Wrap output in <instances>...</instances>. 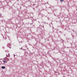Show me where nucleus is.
<instances>
[{
  "mask_svg": "<svg viewBox=\"0 0 77 77\" xmlns=\"http://www.w3.org/2000/svg\"><path fill=\"white\" fill-rule=\"evenodd\" d=\"M14 56H15V55H14Z\"/></svg>",
  "mask_w": 77,
  "mask_h": 77,
  "instance_id": "obj_10",
  "label": "nucleus"
},
{
  "mask_svg": "<svg viewBox=\"0 0 77 77\" xmlns=\"http://www.w3.org/2000/svg\"><path fill=\"white\" fill-rule=\"evenodd\" d=\"M60 1H63V0H60Z\"/></svg>",
  "mask_w": 77,
  "mask_h": 77,
  "instance_id": "obj_6",
  "label": "nucleus"
},
{
  "mask_svg": "<svg viewBox=\"0 0 77 77\" xmlns=\"http://www.w3.org/2000/svg\"><path fill=\"white\" fill-rule=\"evenodd\" d=\"M11 45L10 44L8 43L7 44V46L8 47H9L11 46Z\"/></svg>",
  "mask_w": 77,
  "mask_h": 77,
  "instance_id": "obj_1",
  "label": "nucleus"
},
{
  "mask_svg": "<svg viewBox=\"0 0 77 77\" xmlns=\"http://www.w3.org/2000/svg\"><path fill=\"white\" fill-rule=\"evenodd\" d=\"M32 24H33V23H31V24L32 25Z\"/></svg>",
  "mask_w": 77,
  "mask_h": 77,
  "instance_id": "obj_8",
  "label": "nucleus"
},
{
  "mask_svg": "<svg viewBox=\"0 0 77 77\" xmlns=\"http://www.w3.org/2000/svg\"><path fill=\"white\" fill-rule=\"evenodd\" d=\"M6 55L7 57H8V55H7V54H6Z\"/></svg>",
  "mask_w": 77,
  "mask_h": 77,
  "instance_id": "obj_4",
  "label": "nucleus"
},
{
  "mask_svg": "<svg viewBox=\"0 0 77 77\" xmlns=\"http://www.w3.org/2000/svg\"><path fill=\"white\" fill-rule=\"evenodd\" d=\"M3 62H4V63H5V62H6V63H7V62H6V61H5V60H3Z\"/></svg>",
  "mask_w": 77,
  "mask_h": 77,
  "instance_id": "obj_3",
  "label": "nucleus"
},
{
  "mask_svg": "<svg viewBox=\"0 0 77 77\" xmlns=\"http://www.w3.org/2000/svg\"><path fill=\"white\" fill-rule=\"evenodd\" d=\"M38 23H39V21H38Z\"/></svg>",
  "mask_w": 77,
  "mask_h": 77,
  "instance_id": "obj_9",
  "label": "nucleus"
},
{
  "mask_svg": "<svg viewBox=\"0 0 77 77\" xmlns=\"http://www.w3.org/2000/svg\"><path fill=\"white\" fill-rule=\"evenodd\" d=\"M1 68H2V69H5V66H2L1 67Z\"/></svg>",
  "mask_w": 77,
  "mask_h": 77,
  "instance_id": "obj_2",
  "label": "nucleus"
},
{
  "mask_svg": "<svg viewBox=\"0 0 77 77\" xmlns=\"http://www.w3.org/2000/svg\"><path fill=\"white\" fill-rule=\"evenodd\" d=\"M8 56H9V54H8Z\"/></svg>",
  "mask_w": 77,
  "mask_h": 77,
  "instance_id": "obj_5",
  "label": "nucleus"
},
{
  "mask_svg": "<svg viewBox=\"0 0 77 77\" xmlns=\"http://www.w3.org/2000/svg\"><path fill=\"white\" fill-rule=\"evenodd\" d=\"M21 48H20V49ZM21 49H22V48H21Z\"/></svg>",
  "mask_w": 77,
  "mask_h": 77,
  "instance_id": "obj_7",
  "label": "nucleus"
}]
</instances>
